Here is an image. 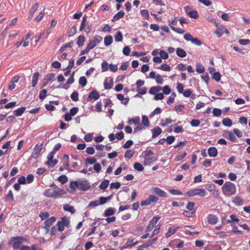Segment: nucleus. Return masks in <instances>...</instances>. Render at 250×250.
Returning a JSON list of instances; mask_svg holds the SVG:
<instances>
[{
  "instance_id": "f257e3e1",
  "label": "nucleus",
  "mask_w": 250,
  "mask_h": 250,
  "mask_svg": "<svg viewBox=\"0 0 250 250\" xmlns=\"http://www.w3.org/2000/svg\"><path fill=\"white\" fill-rule=\"evenodd\" d=\"M51 187L52 188L46 189L44 192V195L46 197L56 199L66 193L63 189L59 188L55 184H52Z\"/></svg>"
},
{
  "instance_id": "f03ea898",
  "label": "nucleus",
  "mask_w": 250,
  "mask_h": 250,
  "mask_svg": "<svg viewBox=\"0 0 250 250\" xmlns=\"http://www.w3.org/2000/svg\"><path fill=\"white\" fill-rule=\"evenodd\" d=\"M222 188L224 194L226 196H232L235 194L236 192L235 185L230 182H226Z\"/></svg>"
},
{
  "instance_id": "7ed1b4c3",
  "label": "nucleus",
  "mask_w": 250,
  "mask_h": 250,
  "mask_svg": "<svg viewBox=\"0 0 250 250\" xmlns=\"http://www.w3.org/2000/svg\"><path fill=\"white\" fill-rule=\"evenodd\" d=\"M207 192L203 188H195L190 190L187 192V195L189 197L198 195L201 197H204L206 195Z\"/></svg>"
},
{
  "instance_id": "20e7f679",
  "label": "nucleus",
  "mask_w": 250,
  "mask_h": 250,
  "mask_svg": "<svg viewBox=\"0 0 250 250\" xmlns=\"http://www.w3.org/2000/svg\"><path fill=\"white\" fill-rule=\"evenodd\" d=\"M22 240H23V238L21 236L13 237L9 240V244L12 245L14 249H18L20 247Z\"/></svg>"
},
{
  "instance_id": "39448f33",
  "label": "nucleus",
  "mask_w": 250,
  "mask_h": 250,
  "mask_svg": "<svg viewBox=\"0 0 250 250\" xmlns=\"http://www.w3.org/2000/svg\"><path fill=\"white\" fill-rule=\"evenodd\" d=\"M184 38L186 41H190L192 43L197 45L200 46L202 44V42L200 40L197 38H193L189 33H186L184 36Z\"/></svg>"
},
{
  "instance_id": "423d86ee",
  "label": "nucleus",
  "mask_w": 250,
  "mask_h": 250,
  "mask_svg": "<svg viewBox=\"0 0 250 250\" xmlns=\"http://www.w3.org/2000/svg\"><path fill=\"white\" fill-rule=\"evenodd\" d=\"M160 219V217L157 216L153 217L152 219L150 221L148 226L146 227V231L147 232H150L152 231L154 226L158 223Z\"/></svg>"
},
{
  "instance_id": "0eeeda50",
  "label": "nucleus",
  "mask_w": 250,
  "mask_h": 250,
  "mask_svg": "<svg viewBox=\"0 0 250 250\" xmlns=\"http://www.w3.org/2000/svg\"><path fill=\"white\" fill-rule=\"evenodd\" d=\"M42 145H36L34 148V152L31 154V157L36 159L42 150Z\"/></svg>"
},
{
  "instance_id": "6e6552de",
  "label": "nucleus",
  "mask_w": 250,
  "mask_h": 250,
  "mask_svg": "<svg viewBox=\"0 0 250 250\" xmlns=\"http://www.w3.org/2000/svg\"><path fill=\"white\" fill-rule=\"evenodd\" d=\"M224 33L229 34V31L224 26L221 25L218 28L215 32L218 38H220Z\"/></svg>"
},
{
  "instance_id": "1a4fd4ad",
  "label": "nucleus",
  "mask_w": 250,
  "mask_h": 250,
  "mask_svg": "<svg viewBox=\"0 0 250 250\" xmlns=\"http://www.w3.org/2000/svg\"><path fill=\"white\" fill-rule=\"evenodd\" d=\"M100 97V95L99 92L96 90H93L91 92L89 93L88 98L87 99V101H91L92 99H94L95 100H98Z\"/></svg>"
},
{
  "instance_id": "9d476101",
  "label": "nucleus",
  "mask_w": 250,
  "mask_h": 250,
  "mask_svg": "<svg viewBox=\"0 0 250 250\" xmlns=\"http://www.w3.org/2000/svg\"><path fill=\"white\" fill-rule=\"evenodd\" d=\"M39 6V5L38 2H36L32 5L28 12L29 16L28 17V19L31 20L33 18L35 12L38 9Z\"/></svg>"
},
{
  "instance_id": "9b49d317",
  "label": "nucleus",
  "mask_w": 250,
  "mask_h": 250,
  "mask_svg": "<svg viewBox=\"0 0 250 250\" xmlns=\"http://www.w3.org/2000/svg\"><path fill=\"white\" fill-rule=\"evenodd\" d=\"M207 220L209 224L214 225L217 223L218 218L215 215L210 214L208 216Z\"/></svg>"
},
{
  "instance_id": "f8f14e48",
  "label": "nucleus",
  "mask_w": 250,
  "mask_h": 250,
  "mask_svg": "<svg viewBox=\"0 0 250 250\" xmlns=\"http://www.w3.org/2000/svg\"><path fill=\"white\" fill-rule=\"evenodd\" d=\"M56 221V218L54 216H52L47 219L44 223V227L45 228H50Z\"/></svg>"
},
{
  "instance_id": "ddd939ff",
  "label": "nucleus",
  "mask_w": 250,
  "mask_h": 250,
  "mask_svg": "<svg viewBox=\"0 0 250 250\" xmlns=\"http://www.w3.org/2000/svg\"><path fill=\"white\" fill-rule=\"evenodd\" d=\"M208 154L210 157H215L218 155V150L215 147H210L208 149Z\"/></svg>"
},
{
  "instance_id": "4468645a",
  "label": "nucleus",
  "mask_w": 250,
  "mask_h": 250,
  "mask_svg": "<svg viewBox=\"0 0 250 250\" xmlns=\"http://www.w3.org/2000/svg\"><path fill=\"white\" fill-rule=\"evenodd\" d=\"M153 191L155 194L160 197H166L167 196L166 192L158 188H155Z\"/></svg>"
},
{
  "instance_id": "2eb2a0df",
  "label": "nucleus",
  "mask_w": 250,
  "mask_h": 250,
  "mask_svg": "<svg viewBox=\"0 0 250 250\" xmlns=\"http://www.w3.org/2000/svg\"><path fill=\"white\" fill-rule=\"evenodd\" d=\"M178 228H179V227H177L176 226H172L170 227L169 228L167 232L166 233V236L167 237L171 236L175 233Z\"/></svg>"
},
{
  "instance_id": "dca6fc26",
  "label": "nucleus",
  "mask_w": 250,
  "mask_h": 250,
  "mask_svg": "<svg viewBox=\"0 0 250 250\" xmlns=\"http://www.w3.org/2000/svg\"><path fill=\"white\" fill-rule=\"evenodd\" d=\"M79 186V183L77 181H72L69 184V188H70V190H68V191L70 193H74L75 191L76 188H78Z\"/></svg>"
},
{
  "instance_id": "f3484780",
  "label": "nucleus",
  "mask_w": 250,
  "mask_h": 250,
  "mask_svg": "<svg viewBox=\"0 0 250 250\" xmlns=\"http://www.w3.org/2000/svg\"><path fill=\"white\" fill-rule=\"evenodd\" d=\"M90 188V185L88 183H83L80 182L79 183L78 188L80 189L85 191L87 190Z\"/></svg>"
},
{
  "instance_id": "a211bd4d",
  "label": "nucleus",
  "mask_w": 250,
  "mask_h": 250,
  "mask_svg": "<svg viewBox=\"0 0 250 250\" xmlns=\"http://www.w3.org/2000/svg\"><path fill=\"white\" fill-rule=\"evenodd\" d=\"M124 15H125L124 11L123 10H121L113 16L111 21H114L117 20H118L122 18L123 17H124Z\"/></svg>"
},
{
  "instance_id": "6ab92c4d",
  "label": "nucleus",
  "mask_w": 250,
  "mask_h": 250,
  "mask_svg": "<svg viewBox=\"0 0 250 250\" xmlns=\"http://www.w3.org/2000/svg\"><path fill=\"white\" fill-rule=\"evenodd\" d=\"M117 99L121 101L122 103L125 105H126L129 102V98H125L123 94H119L117 95Z\"/></svg>"
},
{
  "instance_id": "aec40b11",
  "label": "nucleus",
  "mask_w": 250,
  "mask_h": 250,
  "mask_svg": "<svg viewBox=\"0 0 250 250\" xmlns=\"http://www.w3.org/2000/svg\"><path fill=\"white\" fill-rule=\"evenodd\" d=\"M39 76H40V73L38 72H36L34 74V75L32 77V86L33 87H35L36 85H37Z\"/></svg>"
},
{
  "instance_id": "412c9836",
  "label": "nucleus",
  "mask_w": 250,
  "mask_h": 250,
  "mask_svg": "<svg viewBox=\"0 0 250 250\" xmlns=\"http://www.w3.org/2000/svg\"><path fill=\"white\" fill-rule=\"evenodd\" d=\"M162 132V129L158 126L156 127L152 130V136L153 138L157 137Z\"/></svg>"
},
{
  "instance_id": "4be33fe9",
  "label": "nucleus",
  "mask_w": 250,
  "mask_h": 250,
  "mask_svg": "<svg viewBox=\"0 0 250 250\" xmlns=\"http://www.w3.org/2000/svg\"><path fill=\"white\" fill-rule=\"evenodd\" d=\"M25 109V107H21L18 108L13 111L14 114L17 117L20 116L24 112Z\"/></svg>"
},
{
  "instance_id": "5701e85b",
  "label": "nucleus",
  "mask_w": 250,
  "mask_h": 250,
  "mask_svg": "<svg viewBox=\"0 0 250 250\" xmlns=\"http://www.w3.org/2000/svg\"><path fill=\"white\" fill-rule=\"evenodd\" d=\"M85 39L84 36L80 35L78 38L77 44L79 47H81L83 45Z\"/></svg>"
},
{
  "instance_id": "b1692460",
  "label": "nucleus",
  "mask_w": 250,
  "mask_h": 250,
  "mask_svg": "<svg viewBox=\"0 0 250 250\" xmlns=\"http://www.w3.org/2000/svg\"><path fill=\"white\" fill-rule=\"evenodd\" d=\"M177 55L180 58H184L187 55L186 52L180 48H178L176 50Z\"/></svg>"
},
{
  "instance_id": "393cba45",
  "label": "nucleus",
  "mask_w": 250,
  "mask_h": 250,
  "mask_svg": "<svg viewBox=\"0 0 250 250\" xmlns=\"http://www.w3.org/2000/svg\"><path fill=\"white\" fill-rule=\"evenodd\" d=\"M113 42V39L111 36H106L104 39V43L106 46L110 45Z\"/></svg>"
},
{
  "instance_id": "a878e982",
  "label": "nucleus",
  "mask_w": 250,
  "mask_h": 250,
  "mask_svg": "<svg viewBox=\"0 0 250 250\" xmlns=\"http://www.w3.org/2000/svg\"><path fill=\"white\" fill-rule=\"evenodd\" d=\"M63 208L64 210L69 211L71 213H74L75 211V209L74 207L68 204L64 205L63 207Z\"/></svg>"
},
{
  "instance_id": "bb28decb",
  "label": "nucleus",
  "mask_w": 250,
  "mask_h": 250,
  "mask_svg": "<svg viewBox=\"0 0 250 250\" xmlns=\"http://www.w3.org/2000/svg\"><path fill=\"white\" fill-rule=\"evenodd\" d=\"M138 242L136 241L135 242H133V240L132 239H128L125 245L124 246V248H126L127 247H131L132 246H134L138 244Z\"/></svg>"
},
{
  "instance_id": "cd10ccee",
  "label": "nucleus",
  "mask_w": 250,
  "mask_h": 250,
  "mask_svg": "<svg viewBox=\"0 0 250 250\" xmlns=\"http://www.w3.org/2000/svg\"><path fill=\"white\" fill-rule=\"evenodd\" d=\"M113 85V80L112 79H111L109 81V82L108 83L106 80L104 83V87L105 89H111Z\"/></svg>"
},
{
  "instance_id": "c85d7f7f",
  "label": "nucleus",
  "mask_w": 250,
  "mask_h": 250,
  "mask_svg": "<svg viewBox=\"0 0 250 250\" xmlns=\"http://www.w3.org/2000/svg\"><path fill=\"white\" fill-rule=\"evenodd\" d=\"M87 16L84 15L83 17V19H82V21L81 22V25H80V31H83L84 28L85 27V23L86 22V21H87Z\"/></svg>"
},
{
  "instance_id": "c756f323",
  "label": "nucleus",
  "mask_w": 250,
  "mask_h": 250,
  "mask_svg": "<svg viewBox=\"0 0 250 250\" xmlns=\"http://www.w3.org/2000/svg\"><path fill=\"white\" fill-rule=\"evenodd\" d=\"M140 118L139 117H136L132 119L128 120V123L129 124H131L132 123L134 124L135 125H138L140 123Z\"/></svg>"
},
{
  "instance_id": "7c9ffc66",
  "label": "nucleus",
  "mask_w": 250,
  "mask_h": 250,
  "mask_svg": "<svg viewBox=\"0 0 250 250\" xmlns=\"http://www.w3.org/2000/svg\"><path fill=\"white\" fill-rule=\"evenodd\" d=\"M115 213V211L112 208H108L106 209L104 213V216L105 217H108L112 215Z\"/></svg>"
},
{
  "instance_id": "2f4dec72",
  "label": "nucleus",
  "mask_w": 250,
  "mask_h": 250,
  "mask_svg": "<svg viewBox=\"0 0 250 250\" xmlns=\"http://www.w3.org/2000/svg\"><path fill=\"white\" fill-rule=\"evenodd\" d=\"M109 182L107 180H104L102 181L99 186L100 188L103 189H106L109 185Z\"/></svg>"
},
{
  "instance_id": "473e14b6",
  "label": "nucleus",
  "mask_w": 250,
  "mask_h": 250,
  "mask_svg": "<svg viewBox=\"0 0 250 250\" xmlns=\"http://www.w3.org/2000/svg\"><path fill=\"white\" fill-rule=\"evenodd\" d=\"M133 167L135 169L139 171H142L144 170V168L143 166L139 163L136 162L134 163Z\"/></svg>"
},
{
  "instance_id": "72a5a7b5",
  "label": "nucleus",
  "mask_w": 250,
  "mask_h": 250,
  "mask_svg": "<svg viewBox=\"0 0 250 250\" xmlns=\"http://www.w3.org/2000/svg\"><path fill=\"white\" fill-rule=\"evenodd\" d=\"M224 125L226 126H230L232 125V121L229 118H225L222 121Z\"/></svg>"
},
{
  "instance_id": "f704fd0d",
  "label": "nucleus",
  "mask_w": 250,
  "mask_h": 250,
  "mask_svg": "<svg viewBox=\"0 0 250 250\" xmlns=\"http://www.w3.org/2000/svg\"><path fill=\"white\" fill-rule=\"evenodd\" d=\"M188 15L192 18L197 19L199 17V15L197 11L195 10L190 11L188 13Z\"/></svg>"
},
{
  "instance_id": "c9c22d12",
  "label": "nucleus",
  "mask_w": 250,
  "mask_h": 250,
  "mask_svg": "<svg viewBox=\"0 0 250 250\" xmlns=\"http://www.w3.org/2000/svg\"><path fill=\"white\" fill-rule=\"evenodd\" d=\"M79 84L83 87L85 86L87 84V80L84 76L81 77L79 80Z\"/></svg>"
},
{
  "instance_id": "e433bc0d",
  "label": "nucleus",
  "mask_w": 250,
  "mask_h": 250,
  "mask_svg": "<svg viewBox=\"0 0 250 250\" xmlns=\"http://www.w3.org/2000/svg\"><path fill=\"white\" fill-rule=\"evenodd\" d=\"M230 218L231 220H227V224H229L232 222H238L239 221V218L236 215H235L234 214H231L230 216Z\"/></svg>"
},
{
  "instance_id": "4c0bfd02",
  "label": "nucleus",
  "mask_w": 250,
  "mask_h": 250,
  "mask_svg": "<svg viewBox=\"0 0 250 250\" xmlns=\"http://www.w3.org/2000/svg\"><path fill=\"white\" fill-rule=\"evenodd\" d=\"M58 161L57 160L52 159L50 161H47L46 162V164L49 167H53L58 163Z\"/></svg>"
},
{
  "instance_id": "58836bf2",
  "label": "nucleus",
  "mask_w": 250,
  "mask_h": 250,
  "mask_svg": "<svg viewBox=\"0 0 250 250\" xmlns=\"http://www.w3.org/2000/svg\"><path fill=\"white\" fill-rule=\"evenodd\" d=\"M177 18L175 17L173 19H171L168 20L169 25L172 29V27H175L174 26L176 25L177 23Z\"/></svg>"
},
{
  "instance_id": "ea45409f",
  "label": "nucleus",
  "mask_w": 250,
  "mask_h": 250,
  "mask_svg": "<svg viewBox=\"0 0 250 250\" xmlns=\"http://www.w3.org/2000/svg\"><path fill=\"white\" fill-rule=\"evenodd\" d=\"M44 9H44L43 11H41L40 12L39 14L38 15V16H37L34 19V21H40L42 20V19H43V18L44 17Z\"/></svg>"
},
{
  "instance_id": "a19ab883",
  "label": "nucleus",
  "mask_w": 250,
  "mask_h": 250,
  "mask_svg": "<svg viewBox=\"0 0 250 250\" xmlns=\"http://www.w3.org/2000/svg\"><path fill=\"white\" fill-rule=\"evenodd\" d=\"M161 90V87L160 86L157 87H152L149 90V93L151 94L155 95L156 92H159Z\"/></svg>"
},
{
  "instance_id": "79ce46f5",
  "label": "nucleus",
  "mask_w": 250,
  "mask_h": 250,
  "mask_svg": "<svg viewBox=\"0 0 250 250\" xmlns=\"http://www.w3.org/2000/svg\"><path fill=\"white\" fill-rule=\"evenodd\" d=\"M47 90L45 89L41 90L39 94V98L41 100H44L46 97Z\"/></svg>"
},
{
  "instance_id": "37998d69",
  "label": "nucleus",
  "mask_w": 250,
  "mask_h": 250,
  "mask_svg": "<svg viewBox=\"0 0 250 250\" xmlns=\"http://www.w3.org/2000/svg\"><path fill=\"white\" fill-rule=\"evenodd\" d=\"M58 181L62 184H64L67 182L68 179L65 175H62L58 177Z\"/></svg>"
},
{
  "instance_id": "c03bdc74",
  "label": "nucleus",
  "mask_w": 250,
  "mask_h": 250,
  "mask_svg": "<svg viewBox=\"0 0 250 250\" xmlns=\"http://www.w3.org/2000/svg\"><path fill=\"white\" fill-rule=\"evenodd\" d=\"M71 99L75 102H77L79 100V93L77 91L73 92L70 96Z\"/></svg>"
},
{
  "instance_id": "a18cd8bd",
  "label": "nucleus",
  "mask_w": 250,
  "mask_h": 250,
  "mask_svg": "<svg viewBox=\"0 0 250 250\" xmlns=\"http://www.w3.org/2000/svg\"><path fill=\"white\" fill-rule=\"evenodd\" d=\"M134 154V151L132 150H127L125 153V157L127 158H131Z\"/></svg>"
},
{
  "instance_id": "49530a36",
  "label": "nucleus",
  "mask_w": 250,
  "mask_h": 250,
  "mask_svg": "<svg viewBox=\"0 0 250 250\" xmlns=\"http://www.w3.org/2000/svg\"><path fill=\"white\" fill-rule=\"evenodd\" d=\"M142 124L144 126L148 127L149 125V122L146 116H143L142 117Z\"/></svg>"
},
{
  "instance_id": "de8ad7c7",
  "label": "nucleus",
  "mask_w": 250,
  "mask_h": 250,
  "mask_svg": "<svg viewBox=\"0 0 250 250\" xmlns=\"http://www.w3.org/2000/svg\"><path fill=\"white\" fill-rule=\"evenodd\" d=\"M195 204L193 202H188V205H187V208L188 209L189 211H196V209L194 208Z\"/></svg>"
},
{
  "instance_id": "09e8293b",
  "label": "nucleus",
  "mask_w": 250,
  "mask_h": 250,
  "mask_svg": "<svg viewBox=\"0 0 250 250\" xmlns=\"http://www.w3.org/2000/svg\"><path fill=\"white\" fill-rule=\"evenodd\" d=\"M39 216L42 220H44L49 217V214L47 212H41L39 214Z\"/></svg>"
},
{
  "instance_id": "8fccbe9b",
  "label": "nucleus",
  "mask_w": 250,
  "mask_h": 250,
  "mask_svg": "<svg viewBox=\"0 0 250 250\" xmlns=\"http://www.w3.org/2000/svg\"><path fill=\"white\" fill-rule=\"evenodd\" d=\"M221 75L219 72H216L213 73L212 78L216 82H219L221 80Z\"/></svg>"
},
{
  "instance_id": "3c124183",
  "label": "nucleus",
  "mask_w": 250,
  "mask_h": 250,
  "mask_svg": "<svg viewBox=\"0 0 250 250\" xmlns=\"http://www.w3.org/2000/svg\"><path fill=\"white\" fill-rule=\"evenodd\" d=\"M196 71L199 73H203L205 71L204 67L202 65V64L199 63L197 64Z\"/></svg>"
},
{
  "instance_id": "603ef678",
  "label": "nucleus",
  "mask_w": 250,
  "mask_h": 250,
  "mask_svg": "<svg viewBox=\"0 0 250 250\" xmlns=\"http://www.w3.org/2000/svg\"><path fill=\"white\" fill-rule=\"evenodd\" d=\"M5 198L6 200H14V196L11 190H9L8 194L5 196Z\"/></svg>"
},
{
  "instance_id": "864d4df0",
  "label": "nucleus",
  "mask_w": 250,
  "mask_h": 250,
  "mask_svg": "<svg viewBox=\"0 0 250 250\" xmlns=\"http://www.w3.org/2000/svg\"><path fill=\"white\" fill-rule=\"evenodd\" d=\"M110 199V196L107 197H101L99 198L100 205H104L106 203L108 200Z\"/></svg>"
},
{
  "instance_id": "5fc2aeb1",
  "label": "nucleus",
  "mask_w": 250,
  "mask_h": 250,
  "mask_svg": "<svg viewBox=\"0 0 250 250\" xmlns=\"http://www.w3.org/2000/svg\"><path fill=\"white\" fill-rule=\"evenodd\" d=\"M115 40L116 42H121L123 40V35L121 32L119 31L115 36Z\"/></svg>"
},
{
  "instance_id": "6e6d98bb",
  "label": "nucleus",
  "mask_w": 250,
  "mask_h": 250,
  "mask_svg": "<svg viewBox=\"0 0 250 250\" xmlns=\"http://www.w3.org/2000/svg\"><path fill=\"white\" fill-rule=\"evenodd\" d=\"M96 162V159L94 157L88 158L85 160V164L92 165Z\"/></svg>"
},
{
  "instance_id": "4d7b16f0",
  "label": "nucleus",
  "mask_w": 250,
  "mask_h": 250,
  "mask_svg": "<svg viewBox=\"0 0 250 250\" xmlns=\"http://www.w3.org/2000/svg\"><path fill=\"white\" fill-rule=\"evenodd\" d=\"M161 227V225L160 224H158L157 226H156L155 229L152 232L151 237L159 233V232H160Z\"/></svg>"
},
{
  "instance_id": "13d9d810",
  "label": "nucleus",
  "mask_w": 250,
  "mask_h": 250,
  "mask_svg": "<svg viewBox=\"0 0 250 250\" xmlns=\"http://www.w3.org/2000/svg\"><path fill=\"white\" fill-rule=\"evenodd\" d=\"M96 45L97 44L92 40H90L86 47L89 50H90L91 49L95 47Z\"/></svg>"
},
{
  "instance_id": "bf43d9fd",
  "label": "nucleus",
  "mask_w": 250,
  "mask_h": 250,
  "mask_svg": "<svg viewBox=\"0 0 250 250\" xmlns=\"http://www.w3.org/2000/svg\"><path fill=\"white\" fill-rule=\"evenodd\" d=\"M141 13L142 16L144 18V19L148 20L149 18V13L147 10H142L141 11Z\"/></svg>"
},
{
  "instance_id": "052dcab7",
  "label": "nucleus",
  "mask_w": 250,
  "mask_h": 250,
  "mask_svg": "<svg viewBox=\"0 0 250 250\" xmlns=\"http://www.w3.org/2000/svg\"><path fill=\"white\" fill-rule=\"evenodd\" d=\"M160 69L164 71H169L170 70L171 68L169 65L166 63H163L160 66Z\"/></svg>"
},
{
  "instance_id": "680f3d73",
  "label": "nucleus",
  "mask_w": 250,
  "mask_h": 250,
  "mask_svg": "<svg viewBox=\"0 0 250 250\" xmlns=\"http://www.w3.org/2000/svg\"><path fill=\"white\" fill-rule=\"evenodd\" d=\"M175 137L173 136H168L166 139L167 143L168 145H171L175 141Z\"/></svg>"
},
{
  "instance_id": "e2e57ef3",
  "label": "nucleus",
  "mask_w": 250,
  "mask_h": 250,
  "mask_svg": "<svg viewBox=\"0 0 250 250\" xmlns=\"http://www.w3.org/2000/svg\"><path fill=\"white\" fill-rule=\"evenodd\" d=\"M108 64L106 61H104L102 64V69L103 72H105L108 70Z\"/></svg>"
},
{
  "instance_id": "0e129e2a",
  "label": "nucleus",
  "mask_w": 250,
  "mask_h": 250,
  "mask_svg": "<svg viewBox=\"0 0 250 250\" xmlns=\"http://www.w3.org/2000/svg\"><path fill=\"white\" fill-rule=\"evenodd\" d=\"M57 226L58 227V230L59 231H62L64 229L65 226L60 221H58Z\"/></svg>"
},
{
  "instance_id": "69168bd1",
  "label": "nucleus",
  "mask_w": 250,
  "mask_h": 250,
  "mask_svg": "<svg viewBox=\"0 0 250 250\" xmlns=\"http://www.w3.org/2000/svg\"><path fill=\"white\" fill-rule=\"evenodd\" d=\"M103 40V38L98 35H96L94 37L93 40H92L96 44L100 42Z\"/></svg>"
},
{
  "instance_id": "338daca9",
  "label": "nucleus",
  "mask_w": 250,
  "mask_h": 250,
  "mask_svg": "<svg viewBox=\"0 0 250 250\" xmlns=\"http://www.w3.org/2000/svg\"><path fill=\"white\" fill-rule=\"evenodd\" d=\"M233 203L237 205H240L242 203V200L241 198L239 196H237L233 200Z\"/></svg>"
},
{
  "instance_id": "774afa93",
  "label": "nucleus",
  "mask_w": 250,
  "mask_h": 250,
  "mask_svg": "<svg viewBox=\"0 0 250 250\" xmlns=\"http://www.w3.org/2000/svg\"><path fill=\"white\" fill-rule=\"evenodd\" d=\"M160 55L161 58L163 59H167L168 58V54L164 50H161L160 51Z\"/></svg>"
}]
</instances>
